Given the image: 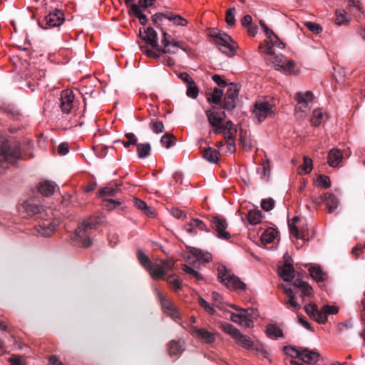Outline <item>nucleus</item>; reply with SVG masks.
Wrapping results in <instances>:
<instances>
[{
	"label": "nucleus",
	"mask_w": 365,
	"mask_h": 365,
	"mask_svg": "<svg viewBox=\"0 0 365 365\" xmlns=\"http://www.w3.org/2000/svg\"><path fill=\"white\" fill-rule=\"evenodd\" d=\"M138 259L140 264L148 271L153 279H159L174 268L175 262L171 260H157L155 262H151L149 257L145 252H138Z\"/></svg>",
	"instance_id": "nucleus-3"
},
{
	"label": "nucleus",
	"mask_w": 365,
	"mask_h": 365,
	"mask_svg": "<svg viewBox=\"0 0 365 365\" xmlns=\"http://www.w3.org/2000/svg\"><path fill=\"white\" fill-rule=\"evenodd\" d=\"M247 313L248 312H241L240 314L232 313L231 314L230 319L233 322L241 325L243 323L244 318H245Z\"/></svg>",
	"instance_id": "nucleus-55"
},
{
	"label": "nucleus",
	"mask_w": 365,
	"mask_h": 365,
	"mask_svg": "<svg viewBox=\"0 0 365 365\" xmlns=\"http://www.w3.org/2000/svg\"><path fill=\"white\" fill-rule=\"evenodd\" d=\"M284 262L278 267V274L284 282H289L294 277V268L292 264L291 257L287 252L284 255Z\"/></svg>",
	"instance_id": "nucleus-14"
},
{
	"label": "nucleus",
	"mask_w": 365,
	"mask_h": 365,
	"mask_svg": "<svg viewBox=\"0 0 365 365\" xmlns=\"http://www.w3.org/2000/svg\"><path fill=\"white\" fill-rule=\"evenodd\" d=\"M55 186L56 185L54 184L53 182L45 180L39 183L38 190L41 194L48 197L53 194L55 190Z\"/></svg>",
	"instance_id": "nucleus-28"
},
{
	"label": "nucleus",
	"mask_w": 365,
	"mask_h": 365,
	"mask_svg": "<svg viewBox=\"0 0 365 365\" xmlns=\"http://www.w3.org/2000/svg\"><path fill=\"white\" fill-rule=\"evenodd\" d=\"M143 39L150 44L153 48L158 47V34L151 27H148L143 35Z\"/></svg>",
	"instance_id": "nucleus-27"
},
{
	"label": "nucleus",
	"mask_w": 365,
	"mask_h": 365,
	"mask_svg": "<svg viewBox=\"0 0 365 365\" xmlns=\"http://www.w3.org/2000/svg\"><path fill=\"white\" fill-rule=\"evenodd\" d=\"M286 353L292 358H299L306 364H314L319 360L318 352L307 349H297L292 346H285Z\"/></svg>",
	"instance_id": "nucleus-8"
},
{
	"label": "nucleus",
	"mask_w": 365,
	"mask_h": 365,
	"mask_svg": "<svg viewBox=\"0 0 365 365\" xmlns=\"http://www.w3.org/2000/svg\"><path fill=\"white\" fill-rule=\"evenodd\" d=\"M312 201L316 205L324 203L329 213L334 212L339 205V199L332 193H324L319 196H312Z\"/></svg>",
	"instance_id": "nucleus-13"
},
{
	"label": "nucleus",
	"mask_w": 365,
	"mask_h": 365,
	"mask_svg": "<svg viewBox=\"0 0 365 365\" xmlns=\"http://www.w3.org/2000/svg\"><path fill=\"white\" fill-rule=\"evenodd\" d=\"M220 328L226 334L230 335L233 339H235L237 335L240 333V330L235 327L232 324L222 322L220 324Z\"/></svg>",
	"instance_id": "nucleus-40"
},
{
	"label": "nucleus",
	"mask_w": 365,
	"mask_h": 365,
	"mask_svg": "<svg viewBox=\"0 0 365 365\" xmlns=\"http://www.w3.org/2000/svg\"><path fill=\"white\" fill-rule=\"evenodd\" d=\"M205 115L210 125L215 134H222V124L226 118V114L222 108L212 106L205 111Z\"/></svg>",
	"instance_id": "nucleus-9"
},
{
	"label": "nucleus",
	"mask_w": 365,
	"mask_h": 365,
	"mask_svg": "<svg viewBox=\"0 0 365 365\" xmlns=\"http://www.w3.org/2000/svg\"><path fill=\"white\" fill-rule=\"evenodd\" d=\"M235 136H225L227 139V148L231 153L235 150Z\"/></svg>",
	"instance_id": "nucleus-62"
},
{
	"label": "nucleus",
	"mask_w": 365,
	"mask_h": 365,
	"mask_svg": "<svg viewBox=\"0 0 365 365\" xmlns=\"http://www.w3.org/2000/svg\"><path fill=\"white\" fill-rule=\"evenodd\" d=\"M95 220L88 219L83 221L75 232L70 237L71 243L81 248H88L92 244L91 239L87 238V230L91 229L95 225Z\"/></svg>",
	"instance_id": "nucleus-7"
},
{
	"label": "nucleus",
	"mask_w": 365,
	"mask_h": 365,
	"mask_svg": "<svg viewBox=\"0 0 365 365\" xmlns=\"http://www.w3.org/2000/svg\"><path fill=\"white\" fill-rule=\"evenodd\" d=\"M178 78H180L183 82H185L187 84V86L193 82V80L192 79L190 76L186 72L180 73L178 75Z\"/></svg>",
	"instance_id": "nucleus-64"
},
{
	"label": "nucleus",
	"mask_w": 365,
	"mask_h": 365,
	"mask_svg": "<svg viewBox=\"0 0 365 365\" xmlns=\"http://www.w3.org/2000/svg\"><path fill=\"white\" fill-rule=\"evenodd\" d=\"M235 8H230L226 12L225 21L229 26H233L235 23Z\"/></svg>",
	"instance_id": "nucleus-49"
},
{
	"label": "nucleus",
	"mask_w": 365,
	"mask_h": 365,
	"mask_svg": "<svg viewBox=\"0 0 365 365\" xmlns=\"http://www.w3.org/2000/svg\"><path fill=\"white\" fill-rule=\"evenodd\" d=\"M221 127L222 133L224 135V136H235L237 133V129L231 120H227L225 123H223Z\"/></svg>",
	"instance_id": "nucleus-35"
},
{
	"label": "nucleus",
	"mask_w": 365,
	"mask_h": 365,
	"mask_svg": "<svg viewBox=\"0 0 365 365\" xmlns=\"http://www.w3.org/2000/svg\"><path fill=\"white\" fill-rule=\"evenodd\" d=\"M166 282L169 284L170 288L174 291L181 289L182 284V281L176 278L174 275H170L166 278Z\"/></svg>",
	"instance_id": "nucleus-42"
},
{
	"label": "nucleus",
	"mask_w": 365,
	"mask_h": 365,
	"mask_svg": "<svg viewBox=\"0 0 365 365\" xmlns=\"http://www.w3.org/2000/svg\"><path fill=\"white\" fill-rule=\"evenodd\" d=\"M199 304L210 314H214L215 309L206 300L200 297L198 299Z\"/></svg>",
	"instance_id": "nucleus-52"
},
{
	"label": "nucleus",
	"mask_w": 365,
	"mask_h": 365,
	"mask_svg": "<svg viewBox=\"0 0 365 365\" xmlns=\"http://www.w3.org/2000/svg\"><path fill=\"white\" fill-rule=\"evenodd\" d=\"M257 172L260 175L261 179L268 180L271 174L269 161L268 160H264L262 167L258 169Z\"/></svg>",
	"instance_id": "nucleus-37"
},
{
	"label": "nucleus",
	"mask_w": 365,
	"mask_h": 365,
	"mask_svg": "<svg viewBox=\"0 0 365 365\" xmlns=\"http://www.w3.org/2000/svg\"><path fill=\"white\" fill-rule=\"evenodd\" d=\"M187 264H182V269L187 274L195 277L197 281L203 279L195 268H199L202 265L210 262L212 259L211 252H187Z\"/></svg>",
	"instance_id": "nucleus-4"
},
{
	"label": "nucleus",
	"mask_w": 365,
	"mask_h": 365,
	"mask_svg": "<svg viewBox=\"0 0 365 365\" xmlns=\"http://www.w3.org/2000/svg\"><path fill=\"white\" fill-rule=\"evenodd\" d=\"M183 344L181 341H171L169 345V354L174 356L181 353L183 350Z\"/></svg>",
	"instance_id": "nucleus-38"
},
{
	"label": "nucleus",
	"mask_w": 365,
	"mask_h": 365,
	"mask_svg": "<svg viewBox=\"0 0 365 365\" xmlns=\"http://www.w3.org/2000/svg\"><path fill=\"white\" fill-rule=\"evenodd\" d=\"M154 293L160 301L163 312L177 322L180 314L174 304L170 299H166L157 288L154 289Z\"/></svg>",
	"instance_id": "nucleus-16"
},
{
	"label": "nucleus",
	"mask_w": 365,
	"mask_h": 365,
	"mask_svg": "<svg viewBox=\"0 0 365 365\" xmlns=\"http://www.w3.org/2000/svg\"><path fill=\"white\" fill-rule=\"evenodd\" d=\"M10 365H24L25 362L24 359L20 356L13 355L9 359Z\"/></svg>",
	"instance_id": "nucleus-60"
},
{
	"label": "nucleus",
	"mask_w": 365,
	"mask_h": 365,
	"mask_svg": "<svg viewBox=\"0 0 365 365\" xmlns=\"http://www.w3.org/2000/svg\"><path fill=\"white\" fill-rule=\"evenodd\" d=\"M317 182L319 186L322 187L324 188H329L331 185L329 178L325 175H319L317 178Z\"/></svg>",
	"instance_id": "nucleus-53"
},
{
	"label": "nucleus",
	"mask_w": 365,
	"mask_h": 365,
	"mask_svg": "<svg viewBox=\"0 0 365 365\" xmlns=\"http://www.w3.org/2000/svg\"><path fill=\"white\" fill-rule=\"evenodd\" d=\"M259 25L267 38L264 41V43L259 46V51L265 55L267 63L281 72L292 73L294 66V61H287L284 56L277 53V49L284 48V43L267 27L263 21H259Z\"/></svg>",
	"instance_id": "nucleus-1"
},
{
	"label": "nucleus",
	"mask_w": 365,
	"mask_h": 365,
	"mask_svg": "<svg viewBox=\"0 0 365 365\" xmlns=\"http://www.w3.org/2000/svg\"><path fill=\"white\" fill-rule=\"evenodd\" d=\"M190 333L195 337L200 339L205 343L212 344L215 341V334L204 328H198L191 326L190 328Z\"/></svg>",
	"instance_id": "nucleus-22"
},
{
	"label": "nucleus",
	"mask_w": 365,
	"mask_h": 365,
	"mask_svg": "<svg viewBox=\"0 0 365 365\" xmlns=\"http://www.w3.org/2000/svg\"><path fill=\"white\" fill-rule=\"evenodd\" d=\"M266 334L272 339L283 336L282 330L276 324H269L266 327Z\"/></svg>",
	"instance_id": "nucleus-31"
},
{
	"label": "nucleus",
	"mask_w": 365,
	"mask_h": 365,
	"mask_svg": "<svg viewBox=\"0 0 365 365\" xmlns=\"http://www.w3.org/2000/svg\"><path fill=\"white\" fill-rule=\"evenodd\" d=\"M300 221L299 217H294L292 221L289 222V234L292 239H296V249L299 250L304 243V236L307 232V229L304 227H302L300 225L297 223Z\"/></svg>",
	"instance_id": "nucleus-12"
},
{
	"label": "nucleus",
	"mask_w": 365,
	"mask_h": 365,
	"mask_svg": "<svg viewBox=\"0 0 365 365\" xmlns=\"http://www.w3.org/2000/svg\"><path fill=\"white\" fill-rule=\"evenodd\" d=\"M323 116L324 114L321 109L314 110L311 119L312 124L314 126L319 125L322 123Z\"/></svg>",
	"instance_id": "nucleus-47"
},
{
	"label": "nucleus",
	"mask_w": 365,
	"mask_h": 365,
	"mask_svg": "<svg viewBox=\"0 0 365 365\" xmlns=\"http://www.w3.org/2000/svg\"><path fill=\"white\" fill-rule=\"evenodd\" d=\"M252 349H254L257 354H261L264 358H268L269 356V352L266 349L263 344H254V347Z\"/></svg>",
	"instance_id": "nucleus-56"
},
{
	"label": "nucleus",
	"mask_w": 365,
	"mask_h": 365,
	"mask_svg": "<svg viewBox=\"0 0 365 365\" xmlns=\"http://www.w3.org/2000/svg\"><path fill=\"white\" fill-rule=\"evenodd\" d=\"M128 141H123V144L125 148H128L131 145H137L138 139L135 135L132 133H128L125 134Z\"/></svg>",
	"instance_id": "nucleus-54"
},
{
	"label": "nucleus",
	"mask_w": 365,
	"mask_h": 365,
	"mask_svg": "<svg viewBox=\"0 0 365 365\" xmlns=\"http://www.w3.org/2000/svg\"><path fill=\"white\" fill-rule=\"evenodd\" d=\"M187 92L186 94L188 97L192 98H196L199 93V90L195 82L193 81L190 84L187 86Z\"/></svg>",
	"instance_id": "nucleus-48"
},
{
	"label": "nucleus",
	"mask_w": 365,
	"mask_h": 365,
	"mask_svg": "<svg viewBox=\"0 0 365 365\" xmlns=\"http://www.w3.org/2000/svg\"><path fill=\"white\" fill-rule=\"evenodd\" d=\"M166 19L177 26H185L187 24V21L180 15H168L166 16Z\"/></svg>",
	"instance_id": "nucleus-45"
},
{
	"label": "nucleus",
	"mask_w": 365,
	"mask_h": 365,
	"mask_svg": "<svg viewBox=\"0 0 365 365\" xmlns=\"http://www.w3.org/2000/svg\"><path fill=\"white\" fill-rule=\"evenodd\" d=\"M310 276L317 282H323L327 279V274L322 270L320 266L314 264L308 268Z\"/></svg>",
	"instance_id": "nucleus-26"
},
{
	"label": "nucleus",
	"mask_w": 365,
	"mask_h": 365,
	"mask_svg": "<svg viewBox=\"0 0 365 365\" xmlns=\"http://www.w3.org/2000/svg\"><path fill=\"white\" fill-rule=\"evenodd\" d=\"M338 312V308L331 305H324L320 310L317 309L313 319L319 324H325L328 314H335Z\"/></svg>",
	"instance_id": "nucleus-23"
},
{
	"label": "nucleus",
	"mask_w": 365,
	"mask_h": 365,
	"mask_svg": "<svg viewBox=\"0 0 365 365\" xmlns=\"http://www.w3.org/2000/svg\"><path fill=\"white\" fill-rule=\"evenodd\" d=\"M184 230L187 234L192 236L209 231L207 226L200 219L191 220L189 223L185 225Z\"/></svg>",
	"instance_id": "nucleus-19"
},
{
	"label": "nucleus",
	"mask_w": 365,
	"mask_h": 365,
	"mask_svg": "<svg viewBox=\"0 0 365 365\" xmlns=\"http://www.w3.org/2000/svg\"><path fill=\"white\" fill-rule=\"evenodd\" d=\"M304 309L306 313L313 319L318 308L314 304H309L305 306Z\"/></svg>",
	"instance_id": "nucleus-59"
},
{
	"label": "nucleus",
	"mask_w": 365,
	"mask_h": 365,
	"mask_svg": "<svg viewBox=\"0 0 365 365\" xmlns=\"http://www.w3.org/2000/svg\"><path fill=\"white\" fill-rule=\"evenodd\" d=\"M349 18L347 13L344 9H338L336 11V24L341 25L349 22Z\"/></svg>",
	"instance_id": "nucleus-43"
},
{
	"label": "nucleus",
	"mask_w": 365,
	"mask_h": 365,
	"mask_svg": "<svg viewBox=\"0 0 365 365\" xmlns=\"http://www.w3.org/2000/svg\"><path fill=\"white\" fill-rule=\"evenodd\" d=\"M123 202L118 200H113L109 198L103 199V207L107 210L111 211L117 208L118 206H121Z\"/></svg>",
	"instance_id": "nucleus-41"
},
{
	"label": "nucleus",
	"mask_w": 365,
	"mask_h": 365,
	"mask_svg": "<svg viewBox=\"0 0 365 365\" xmlns=\"http://www.w3.org/2000/svg\"><path fill=\"white\" fill-rule=\"evenodd\" d=\"M304 25L309 31L316 34H319L322 31V29L319 24L316 23L306 22Z\"/></svg>",
	"instance_id": "nucleus-57"
},
{
	"label": "nucleus",
	"mask_w": 365,
	"mask_h": 365,
	"mask_svg": "<svg viewBox=\"0 0 365 365\" xmlns=\"http://www.w3.org/2000/svg\"><path fill=\"white\" fill-rule=\"evenodd\" d=\"M343 159V153L338 148H333L328 153V163L332 168L339 165Z\"/></svg>",
	"instance_id": "nucleus-25"
},
{
	"label": "nucleus",
	"mask_w": 365,
	"mask_h": 365,
	"mask_svg": "<svg viewBox=\"0 0 365 365\" xmlns=\"http://www.w3.org/2000/svg\"><path fill=\"white\" fill-rule=\"evenodd\" d=\"M161 43L163 48L159 50V52H162L163 54H175L178 53L179 49L188 53L189 49L184 46L181 41H177L165 31H162Z\"/></svg>",
	"instance_id": "nucleus-10"
},
{
	"label": "nucleus",
	"mask_w": 365,
	"mask_h": 365,
	"mask_svg": "<svg viewBox=\"0 0 365 365\" xmlns=\"http://www.w3.org/2000/svg\"><path fill=\"white\" fill-rule=\"evenodd\" d=\"M236 343L246 349H252L254 347V341L248 336L242 334L240 331L234 339Z\"/></svg>",
	"instance_id": "nucleus-29"
},
{
	"label": "nucleus",
	"mask_w": 365,
	"mask_h": 365,
	"mask_svg": "<svg viewBox=\"0 0 365 365\" xmlns=\"http://www.w3.org/2000/svg\"><path fill=\"white\" fill-rule=\"evenodd\" d=\"M74 95L71 90L66 89L61 93V108L64 113H69L73 108Z\"/></svg>",
	"instance_id": "nucleus-21"
},
{
	"label": "nucleus",
	"mask_w": 365,
	"mask_h": 365,
	"mask_svg": "<svg viewBox=\"0 0 365 365\" xmlns=\"http://www.w3.org/2000/svg\"><path fill=\"white\" fill-rule=\"evenodd\" d=\"M219 153L212 148H207L203 151V158L211 163H217L220 158Z\"/></svg>",
	"instance_id": "nucleus-32"
},
{
	"label": "nucleus",
	"mask_w": 365,
	"mask_h": 365,
	"mask_svg": "<svg viewBox=\"0 0 365 365\" xmlns=\"http://www.w3.org/2000/svg\"><path fill=\"white\" fill-rule=\"evenodd\" d=\"M239 94L237 85L230 83L224 98V108L227 110H233L236 106V98Z\"/></svg>",
	"instance_id": "nucleus-17"
},
{
	"label": "nucleus",
	"mask_w": 365,
	"mask_h": 365,
	"mask_svg": "<svg viewBox=\"0 0 365 365\" xmlns=\"http://www.w3.org/2000/svg\"><path fill=\"white\" fill-rule=\"evenodd\" d=\"M19 212L23 217L36 216L39 220L36 230L38 235L43 237H50L59 225V220L53 217V213L51 209H44L38 207L31 202H24L19 207Z\"/></svg>",
	"instance_id": "nucleus-2"
},
{
	"label": "nucleus",
	"mask_w": 365,
	"mask_h": 365,
	"mask_svg": "<svg viewBox=\"0 0 365 365\" xmlns=\"http://www.w3.org/2000/svg\"><path fill=\"white\" fill-rule=\"evenodd\" d=\"M120 191V188L116 186L108 185L99 191V196L103 197V199L109 198L110 197L115 195Z\"/></svg>",
	"instance_id": "nucleus-34"
},
{
	"label": "nucleus",
	"mask_w": 365,
	"mask_h": 365,
	"mask_svg": "<svg viewBox=\"0 0 365 365\" xmlns=\"http://www.w3.org/2000/svg\"><path fill=\"white\" fill-rule=\"evenodd\" d=\"M173 135L170 134L164 135L161 137L160 143L166 148H169L173 145Z\"/></svg>",
	"instance_id": "nucleus-50"
},
{
	"label": "nucleus",
	"mask_w": 365,
	"mask_h": 365,
	"mask_svg": "<svg viewBox=\"0 0 365 365\" xmlns=\"http://www.w3.org/2000/svg\"><path fill=\"white\" fill-rule=\"evenodd\" d=\"M137 153L140 158H145L150 155L151 147L150 143H139L137 144Z\"/></svg>",
	"instance_id": "nucleus-39"
},
{
	"label": "nucleus",
	"mask_w": 365,
	"mask_h": 365,
	"mask_svg": "<svg viewBox=\"0 0 365 365\" xmlns=\"http://www.w3.org/2000/svg\"><path fill=\"white\" fill-rule=\"evenodd\" d=\"M247 219L250 225H255L261 222L262 219V214L259 210H250Z\"/></svg>",
	"instance_id": "nucleus-36"
},
{
	"label": "nucleus",
	"mask_w": 365,
	"mask_h": 365,
	"mask_svg": "<svg viewBox=\"0 0 365 365\" xmlns=\"http://www.w3.org/2000/svg\"><path fill=\"white\" fill-rule=\"evenodd\" d=\"M218 281L230 289L245 290L246 284L236 275L231 273L225 265L219 264L217 267Z\"/></svg>",
	"instance_id": "nucleus-6"
},
{
	"label": "nucleus",
	"mask_w": 365,
	"mask_h": 365,
	"mask_svg": "<svg viewBox=\"0 0 365 365\" xmlns=\"http://www.w3.org/2000/svg\"><path fill=\"white\" fill-rule=\"evenodd\" d=\"M284 293L287 296V299L285 301L286 304H289L292 309L295 311L299 310L301 308L300 304L296 301L295 295L292 289V288L288 287H283Z\"/></svg>",
	"instance_id": "nucleus-30"
},
{
	"label": "nucleus",
	"mask_w": 365,
	"mask_h": 365,
	"mask_svg": "<svg viewBox=\"0 0 365 365\" xmlns=\"http://www.w3.org/2000/svg\"><path fill=\"white\" fill-rule=\"evenodd\" d=\"M150 128L153 133L159 134L163 132L164 125L162 121L152 119L150 122Z\"/></svg>",
	"instance_id": "nucleus-46"
},
{
	"label": "nucleus",
	"mask_w": 365,
	"mask_h": 365,
	"mask_svg": "<svg viewBox=\"0 0 365 365\" xmlns=\"http://www.w3.org/2000/svg\"><path fill=\"white\" fill-rule=\"evenodd\" d=\"M303 164L300 166L299 173L302 174H308L312 170V160L307 156L304 157Z\"/></svg>",
	"instance_id": "nucleus-44"
},
{
	"label": "nucleus",
	"mask_w": 365,
	"mask_h": 365,
	"mask_svg": "<svg viewBox=\"0 0 365 365\" xmlns=\"http://www.w3.org/2000/svg\"><path fill=\"white\" fill-rule=\"evenodd\" d=\"M252 114L259 123L274 115V106L265 101H257L254 105Z\"/></svg>",
	"instance_id": "nucleus-11"
},
{
	"label": "nucleus",
	"mask_w": 365,
	"mask_h": 365,
	"mask_svg": "<svg viewBox=\"0 0 365 365\" xmlns=\"http://www.w3.org/2000/svg\"><path fill=\"white\" fill-rule=\"evenodd\" d=\"M212 225L217 232L218 238L227 240L230 237V234L226 230L227 224L225 220L219 217H215L212 220Z\"/></svg>",
	"instance_id": "nucleus-20"
},
{
	"label": "nucleus",
	"mask_w": 365,
	"mask_h": 365,
	"mask_svg": "<svg viewBox=\"0 0 365 365\" xmlns=\"http://www.w3.org/2000/svg\"><path fill=\"white\" fill-rule=\"evenodd\" d=\"M301 290L302 298L309 297L312 294V288L307 283L301 289Z\"/></svg>",
	"instance_id": "nucleus-63"
},
{
	"label": "nucleus",
	"mask_w": 365,
	"mask_h": 365,
	"mask_svg": "<svg viewBox=\"0 0 365 365\" xmlns=\"http://www.w3.org/2000/svg\"><path fill=\"white\" fill-rule=\"evenodd\" d=\"M313 100V94L310 91H307L305 93L298 92L296 96V111L302 112L304 113H308L312 104Z\"/></svg>",
	"instance_id": "nucleus-15"
},
{
	"label": "nucleus",
	"mask_w": 365,
	"mask_h": 365,
	"mask_svg": "<svg viewBox=\"0 0 365 365\" xmlns=\"http://www.w3.org/2000/svg\"><path fill=\"white\" fill-rule=\"evenodd\" d=\"M171 215L176 219H181V220H184L187 217L185 212L178 208L172 209Z\"/></svg>",
	"instance_id": "nucleus-61"
},
{
	"label": "nucleus",
	"mask_w": 365,
	"mask_h": 365,
	"mask_svg": "<svg viewBox=\"0 0 365 365\" xmlns=\"http://www.w3.org/2000/svg\"><path fill=\"white\" fill-rule=\"evenodd\" d=\"M223 92L221 89L215 88L209 98V100L213 103H218L222 96Z\"/></svg>",
	"instance_id": "nucleus-51"
},
{
	"label": "nucleus",
	"mask_w": 365,
	"mask_h": 365,
	"mask_svg": "<svg viewBox=\"0 0 365 365\" xmlns=\"http://www.w3.org/2000/svg\"><path fill=\"white\" fill-rule=\"evenodd\" d=\"M208 35L213 39V42L218 50L227 56L236 54L237 43L225 32L217 29H211Z\"/></svg>",
	"instance_id": "nucleus-5"
},
{
	"label": "nucleus",
	"mask_w": 365,
	"mask_h": 365,
	"mask_svg": "<svg viewBox=\"0 0 365 365\" xmlns=\"http://www.w3.org/2000/svg\"><path fill=\"white\" fill-rule=\"evenodd\" d=\"M277 232L272 227L266 229L261 236V241L263 244H269L274 241L277 237Z\"/></svg>",
	"instance_id": "nucleus-33"
},
{
	"label": "nucleus",
	"mask_w": 365,
	"mask_h": 365,
	"mask_svg": "<svg viewBox=\"0 0 365 365\" xmlns=\"http://www.w3.org/2000/svg\"><path fill=\"white\" fill-rule=\"evenodd\" d=\"M134 0H125L127 5H130V11L136 18L139 19L140 24L145 25L148 19L147 16L142 12L140 6L133 3Z\"/></svg>",
	"instance_id": "nucleus-24"
},
{
	"label": "nucleus",
	"mask_w": 365,
	"mask_h": 365,
	"mask_svg": "<svg viewBox=\"0 0 365 365\" xmlns=\"http://www.w3.org/2000/svg\"><path fill=\"white\" fill-rule=\"evenodd\" d=\"M64 21L63 14L61 10L55 9L53 11L46 15L42 22L45 23L46 26L42 27L47 29L51 27L58 26L62 24Z\"/></svg>",
	"instance_id": "nucleus-18"
},
{
	"label": "nucleus",
	"mask_w": 365,
	"mask_h": 365,
	"mask_svg": "<svg viewBox=\"0 0 365 365\" xmlns=\"http://www.w3.org/2000/svg\"><path fill=\"white\" fill-rule=\"evenodd\" d=\"M274 202L272 199H265L261 202L262 208L265 211H269L273 209Z\"/></svg>",
	"instance_id": "nucleus-58"
}]
</instances>
